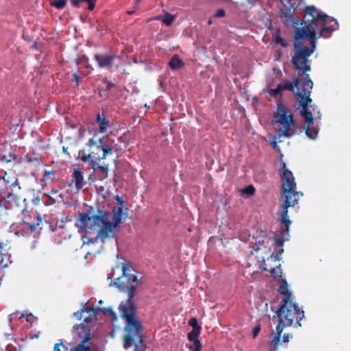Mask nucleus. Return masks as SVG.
Instances as JSON below:
<instances>
[{
  "label": "nucleus",
  "instance_id": "obj_52",
  "mask_svg": "<svg viewBox=\"0 0 351 351\" xmlns=\"http://www.w3.org/2000/svg\"><path fill=\"white\" fill-rule=\"evenodd\" d=\"M58 193V190H51L49 193L50 195H54Z\"/></svg>",
  "mask_w": 351,
  "mask_h": 351
},
{
  "label": "nucleus",
  "instance_id": "obj_34",
  "mask_svg": "<svg viewBox=\"0 0 351 351\" xmlns=\"http://www.w3.org/2000/svg\"><path fill=\"white\" fill-rule=\"evenodd\" d=\"M189 324L193 327V330L197 328L198 330H201V326L198 324L197 319L196 318H191L189 321Z\"/></svg>",
  "mask_w": 351,
  "mask_h": 351
},
{
  "label": "nucleus",
  "instance_id": "obj_57",
  "mask_svg": "<svg viewBox=\"0 0 351 351\" xmlns=\"http://www.w3.org/2000/svg\"><path fill=\"white\" fill-rule=\"evenodd\" d=\"M208 24H211V21L209 20L208 22Z\"/></svg>",
  "mask_w": 351,
  "mask_h": 351
},
{
  "label": "nucleus",
  "instance_id": "obj_15",
  "mask_svg": "<svg viewBox=\"0 0 351 351\" xmlns=\"http://www.w3.org/2000/svg\"><path fill=\"white\" fill-rule=\"evenodd\" d=\"M280 17L283 20V23L286 26L292 25L295 28V32H296V27H298V21H295L293 14L291 12V9H288L287 11L282 10L280 12Z\"/></svg>",
  "mask_w": 351,
  "mask_h": 351
},
{
  "label": "nucleus",
  "instance_id": "obj_12",
  "mask_svg": "<svg viewBox=\"0 0 351 351\" xmlns=\"http://www.w3.org/2000/svg\"><path fill=\"white\" fill-rule=\"evenodd\" d=\"M274 117L276 118L275 124L278 125L288 121L290 118H293V115L285 104L279 102L277 105V110L274 114Z\"/></svg>",
  "mask_w": 351,
  "mask_h": 351
},
{
  "label": "nucleus",
  "instance_id": "obj_16",
  "mask_svg": "<svg viewBox=\"0 0 351 351\" xmlns=\"http://www.w3.org/2000/svg\"><path fill=\"white\" fill-rule=\"evenodd\" d=\"M73 182L77 190H80L86 184L84 181L83 173L79 169H74L73 173Z\"/></svg>",
  "mask_w": 351,
  "mask_h": 351
},
{
  "label": "nucleus",
  "instance_id": "obj_45",
  "mask_svg": "<svg viewBox=\"0 0 351 351\" xmlns=\"http://www.w3.org/2000/svg\"><path fill=\"white\" fill-rule=\"evenodd\" d=\"M0 160L3 162L8 163L11 162V159H8L5 155L0 156Z\"/></svg>",
  "mask_w": 351,
  "mask_h": 351
},
{
  "label": "nucleus",
  "instance_id": "obj_48",
  "mask_svg": "<svg viewBox=\"0 0 351 351\" xmlns=\"http://www.w3.org/2000/svg\"><path fill=\"white\" fill-rule=\"evenodd\" d=\"M283 252H284V249H283V247H280V250H279L278 252H276V254L275 256H278V258L280 259V255H281Z\"/></svg>",
  "mask_w": 351,
  "mask_h": 351
},
{
  "label": "nucleus",
  "instance_id": "obj_22",
  "mask_svg": "<svg viewBox=\"0 0 351 351\" xmlns=\"http://www.w3.org/2000/svg\"><path fill=\"white\" fill-rule=\"evenodd\" d=\"M2 180H3V182L6 188L11 186L15 188L17 186L19 189H21L16 178L12 177V179L10 180V176L7 173V176L3 177Z\"/></svg>",
  "mask_w": 351,
  "mask_h": 351
},
{
  "label": "nucleus",
  "instance_id": "obj_42",
  "mask_svg": "<svg viewBox=\"0 0 351 351\" xmlns=\"http://www.w3.org/2000/svg\"><path fill=\"white\" fill-rule=\"evenodd\" d=\"M50 175L53 176V171H45V174H44V176H43V178H42L41 181H42V182L45 181V180H46V179L47 178V177H48L49 176H50Z\"/></svg>",
  "mask_w": 351,
  "mask_h": 351
},
{
  "label": "nucleus",
  "instance_id": "obj_8",
  "mask_svg": "<svg viewBox=\"0 0 351 351\" xmlns=\"http://www.w3.org/2000/svg\"><path fill=\"white\" fill-rule=\"evenodd\" d=\"M329 23H322L321 29L319 32H317L318 29V24H314L311 23L306 26H302L301 27H297V39L298 38H307L308 40H311V36L315 38V45L317 44V40L322 38L328 37L332 32L337 29L338 25L326 26Z\"/></svg>",
  "mask_w": 351,
  "mask_h": 351
},
{
  "label": "nucleus",
  "instance_id": "obj_25",
  "mask_svg": "<svg viewBox=\"0 0 351 351\" xmlns=\"http://www.w3.org/2000/svg\"><path fill=\"white\" fill-rule=\"evenodd\" d=\"M71 2L75 7H80L83 3H87L89 10H93L95 8V2L92 0H71Z\"/></svg>",
  "mask_w": 351,
  "mask_h": 351
},
{
  "label": "nucleus",
  "instance_id": "obj_5",
  "mask_svg": "<svg viewBox=\"0 0 351 351\" xmlns=\"http://www.w3.org/2000/svg\"><path fill=\"white\" fill-rule=\"evenodd\" d=\"M112 154V148L104 138L94 136L89 138L84 147L78 152V158L85 163L104 160Z\"/></svg>",
  "mask_w": 351,
  "mask_h": 351
},
{
  "label": "nucleus",
  "instance_id": "obj_17",
  "mask_svg": "<svg viewBox=\"0 0 351 351\" xmlns=\"http://www.w3.org/2000/svg\"><path fill=\"white\" fill-rule=\"evenodd\" d=\"M283 223L286 226V224L285 223ZM289 226H290V224ZM285 230L286 227L285 228H282L280 231V234L282 238H278L276 234L272 236V239L275 241L276 245L280 247H283L285 241L289 239V226H288V232H285Z\"/></svg>",
  "mask_w": 351,
  "mask_h": 351
},
{
  "label": "nucleus",
  "instance_id": "obj_11",
  "mask_svg": "<svg viewBox=\"0 0 351 351\" xmlns=\"http://www.w3.org/2000/svg\"><path fill=\"white\" fill-rule=\"evenodd\" d=\"M280 258L278 256H274L272 253L266 260L264 261L263 269L269 271L275 277H281L282 270L280 269V264L278 263Z\"/></svg>",
  "mask_w": 351,
  "mask_h": 351
},
{
  "label": "nucleus",
  "instance_id": "obj_7",
  "mask_svg": "<svg viewBox=\"0 0 351 351\" xmlns=\"http://www.w3.org/2000/svg\"><path fill=\"white\" fill-rule=\"evenodd\" d=\"M311 90V89L308 90L306 87H304L302 92H297L295 96L297 101L302 107L300 114L305 121L306 126L304 128V130H305L306 135L312 139H315L318 134V130L311 128L314 119L312 112L308 110V106H311L312 102V99L310 98Z\"/></svg>",
  "mask_w": 351,
  "mask_h": 351
},
{
  "label": "nucleus",
  "instance_id": "obj_51",
  "mask_svg": "<svg viewBox=\"0 0 351 351\" xmlns=\"http://www.w3.org/2000/svg\"><path fill=\"white\" fill-rule=\"evenodd\" d=\"M88 179L91 180L93 182H95L96 181V179L92 176V174L89 176Z\"/></svg>",
  "mask_w": 351,
  "mask_h": 351
},
{
  "label": "nucleus",
  "instance_id": "obj_53",
  "mask_svg": "<svg viewBox=\"0 0 351 351\" xmlns=\"http://www.w3.org/2000/svg\"><path fill=\"white\" fill-rule=\"evenodd\" d=\"M25 158H26V160L27 161H28V162H31L32 161L31 158H29L28 156H27Z\"/></svg>",
  "mask_w": 351,
  "mask_h": 351
},
{
  "label": "nucleus",
  "instance_id": "obj_29",
  "mask_svg": "<svg viewBox=\"0 0 351 351\" xmlns=\"http://www.w3.org/2000/svg\"><path fill=\"white\" fill-rule=\"evenodd\" d=\"M201 330H198L197 328L195 330H192L191 332H189L187 335V338L189 341H193L198 340L199 335L200 334Z\"/></svg>",
  "mask_w": 351,
  "mask_h": 351
},
{
  "label": "nucleus",
  "instance_id": "obj_35",
  "mask_svg": "<svg viewBox=\"0 0 351 351\" xmlns=\"http://www.w3.org/2000/svg\"><path fill=\"white\" fill-rule=\"evenodd\" d=\"M192 342H193V346L191 347V349L193 351H201L202 343H201L200 341L198 339L196 341H193Z\"/></svg>",
  "mask_w": 351,
  "mask_h": 351
},
{
  "label": "nucleus",
  "instance_id": "obj_1",
  "mask_svg": "<svg viewBox=\"0 0 351 351\" xmlns=\"http://www.w3.org/2000/svg\"><path fill=\"white\" fill-rule=\"evenodd\" d=\"M122 272V276L116 278L114 285L119 291L125 292L128 295L125 303L122 302L119 306L120 314L126 323L123 347L125 349L131 347L136 339L141 346L136 344L134 351H143L146 346L143 344V337L140 334L143 330V326L135 315L136 306L133 301L135 295V286L132 285V282H136V285H141L142 282L138 279L136 275L130 273V269L127 264L123 265Z\"/></svg>",
  "mask_w": 351,
  "mask_h": 351
},
{
  "label": "nucleus",
  "instance_id": "obj_39",
  "mask_svg": "<svg viewBox=\"0 0 351 351\" xmlns=\"http://www.w3.org/2000/svg\"><path fill=\"white\" fill-rule=\"evenodd\" d=\"M225 15H226V12L223 9L217 10L216 13L215 14V16L218 17V18L223 17V16H225Z\"/></svg>",
  "mask_w": 351,
  "mask_h": 351
},
{
  "label": "nucleus",
  "instance_id": "obj_31",
  "mask_svg": "<svg viewBox=\"0 0 351 351\" xmlns=\"http://www.w3.org/2000/svg\"><path fill=\"white\" fill-rule=\"evenodd\" d=\"M243 195H247L249 196L253 195L255 193V188L253 185H248L241 191Z\"/></svg>",
  "mask_w": 351,
  "mask_h": 351
},
{
  "label": "nucleus",
  "instance_id": "obj_3",
  "mask_svg": "<svg viewBox=\"0 0 351 351\" xmlns=\"http://www.w3.org/2000/svg\"><path fill=\"white\" fill-rule=\"evenodd\" d=\"M311 36L310 42V47H303L301 42L304 38L297 39V31L294 34L293 47L295 49L294 55L291 58V63L294 69L298 72V75L302 77L301 82L304 86L312 89L313 82L311 80L309 74L306 73L311 70L308 58L316 49L315 38Z\"/></svg>",
  "mask_w": 351,
  "mask_h": 351
},
{
  "label": "nucleus",
  "instance_id": "obj_38",
  "mask_svg": "<svg viewBox=\"0 0 351 351\" xmlns=\"http://www.w3.org/2000/svg\"><path fill=\"white\" fill-rule=\"evenodd\" d=\"M103 82L106 84V90H110L112 87H114L115 86V84L114 83L108 81L106 77H105L103 80Z\"/></svg>",
  "mask_w": 351,
  "mask_h": 351
},
{
  "label": "nucleus",
  "instance_id": "obj_14",
  "mask_svg": "<svg viewBox=\"0 0 351 351\" xmlns=\"http://www.w3.org/2000/svg\"><path fill=\"white\" fill-rule=\"evenodd\" d=\"M20 198L12 191L9 192L6 196L0 199V206H4L7 209L14 208L19 204Z\"/></svg>",
  "mask_w": 351,
  "mask_h": 351
},
{
  "label": "nucleus",
  "instance_id": "obj_24",
  "mask_svg": "<svg viewBox=\"0 0 351 351\" xmlns=\"http://www.w3.org/2000/svg\"><path fill=\"white\" fill-rule=\"evenodd\" d=\"M183 65V62L179 58L178 55H174L169 62V66L172 70H176Z\"/></svg>",
  "mask_w": 351,
  "mask_h": 351
},
{
  "label": "nucleus",
  "instance_id": "obj_2",
  "mask_svg": "<svg viewBox=\"0 0 351 351\" xmlns=\"http://www.w3.org/2000/svg\"><path fill=\"white\" fill-rule=\"evenodd\" d=\"M117 202L122 206L123 200L119 196ZM126 208L114 207L112 212L97 208L93 210L90 207L85 213L80 214L76 226L80 232H84L85 237L94 234V240L88 239V242L94 243L98 239L104 241L106 239L114 236V230L126 218Z\"/></svg>",
  "mask_w": 351,
  "mask_h": 351
},
{
  "label": "nucleus",
  "instance_id": "obj_19",
  "mask_svg": "<svg viewBox=\"0 0 351 351\" xmlns=\"http://www.w3.org/2000/svg\"><path fill=\"white\" fill-rule=\"evenodd\" d=\"M89 165H90L91 168L94 171H96L97 169H99V171H101L104 174V177L101 178V180L103 178H108V169H109V164H105L104 162H103V165H100V164H99L97 162V161H96V162H93L92 163H90Z\"/></svg>",
  "mask_w": 351,
  "mask_h": 351
},
{
  "label": "nucleus",
  "instance_id": "obj_13",
  "mask_svg": "<svg viewBox=\"0 0 351 351\" xmlns=\"http://www.w3.org/2000/svg\"><path fill=\"white\" fill-rule=\"evenodd\" d=\"M115 58V55L110 53H95L94 55V59L97 62L98 66L109 71L112 70Z\"/></svg>",
  "mask_w": 351,
  "mask_h": 351
},
{
  "label": "nucleus",
  "instance_id": "obj_32",
  "mask_svg": "<svg viewBox=\"0 0 351 351\" xmlns=\"http://www.w3.org/2000/svg\"><path fill=\"white\" fill-rule=\"evenodd\" d=\"M66 4V0H55L51 3V5L58 9H62Z\"/></svg>",
  "mask_w": 351,
  "mask_h": 351
},
{
  "label": "nucleus",
  "instance_id": "obj_43",
  "mask_svg": "<svg viewBox=\"0 0 351 351\" xmlns=\"http://www.w3.org/2000/svg\"><path fill=\"white\" fill-rule=\"evenodd\" d=\"M291 337H292L291 335H290L289 333H285L282 336V341L285 343L288 342L289 341V339Z\"/></svg>",
  "mask_w": 351,
  "mask_h": 351
},
{
  "label": "nucleus",
  "instance_id": "obj_26",
  "mask_svg": "<svg viewBox=\"0 0 351 351\" xmlns=\"http://www.w3.org/2000/svg\"><path fill=\"white\" fill-rule=\"evenodd\" d=\"M156 19L161 20L164 24H165L167 26H169L173 22L175 16L169 13H167L164 16H157Z\"/></svg>",
  "mask_w": 351,
  "mask_h": 351
},
{
  "label": "nucleus",
  "instance_id": "obj_23",
  "mask_svg": "<svg viewBox=\"0 0 351 351\" xmlns=\"http://www.w3.org/2000/svg\"><path fill=\"white\" fill-rule=\"evenodd\" d=\"M90 339L89 334H86L80 343H79L75 348V351H90V348L88 346H86V343Z\"/></svg>",
  "mask_w": 351,
  "mask_h": 351
},
{
  "label": "nucleus",
  "instance_id": "obj_47",
  "mask_svg": "<svg viewBox=\"0 0 351 351\" xmlns=\"http://www.w3.org/2000/svg\"><path fill=\"white\" fill-rule=\"evenodd\" d=\"M281 56H282L281 51L280 50L276 51L275 52V60H279Z\"/></svg>",
  "mask_w": 351,
  "mask_h": 351
},
{
  "label": "nucleus",
  "instance_id": "obj_56",
  "mask_svg": "<svg viewBox=\"0 0 351 351\" xmlns=\"http://www.w3.org/2000/svg\"><path fill=\"white\" fill-rule=\"evenodd\" d=\"M87 68H91V66L90 64L86 65Z\"/></svg>",
  "mask_w": 351,
  "mask_h": 351
},
{
  "label": "nucleus",
  "instance_id": "obj_18",
  "mask_svg": "<svg viewBox=\"0 0 351 351\" xmlns=\"http://www.w3.org/2000/svg\"><path fill=\"white\" fill-rule=\"evenodd\" d=\"M300 83V80L298 77H295L293 79V82L289 81V80H284L282 83L279 84L281 85L282 90H288L289 91H294L295 88L298 89V92H300L298 90V86Z\"/></svg>",
  "mask_w": 351,
  "mask_h": 351
},
{
  "label": "nucleus",
  "instance_id": "obj_10",
  "mask_svg": "<svg viewBox=\"0 0 351 351\" xmlns=\"http://www.w3.org/2000/svg\"><path fill=\"white\" fill-rule=\"evenodd\" d=\"M278 138L280 143L282 137L290 138L297 134L296 123L293 118H290L288 121L278 124Z\"/></svg>",
  "mask_w": 351,
  "mask_h": 351
},
{
  "label": "nucleus",
  "instance_id": "obj_55",
  "mask_svg": "<svg viewBox=\"0 0 351 351\" xmlns=\"http://www.w3.org/2000/svg\"><path fill=\"white\" fill-rule=\"evenodd\" d=\"M134 13V11H128V14H132Z\"/></svg>",
  "mask_w": 351,
  "mask_h": 351
},
{
  "label": "nucleus",
  "instance_id": "obj_30",
  "mask_svg": "<svg viewBox=\"0 0 351 351\" xmlns=\"http://www.w3.org/2000/svg\"><path fill=\"white\" fill-rule=\"evenodd\" d=\"M38 223L37 224L30 223H25L24 228L29 230L31 232H35L36 230V226L39 225L42 222V218L40 216L37 217Z\"/></svg>",
  "mask_w": 351,
  "mask_h": 351
},
{
  "label": "nucleus",
  "instance_id": "obj_46",
  "mask_svg": "<svg viewBox=\"0 0 351 351\" xmlns=\"http://www.w3.org/2000/svg\"><path fill=\"white\" fill-rule=\"evenodd\" d=\"M64 346V343L62 342L60 343H56L53 348L54 351H60V346Z\"/></svg>",
  "mask_w": 351,
  "mask_h": 351
},
{
  "label": "nucleus",
  "instance_id": "obj_21",
  "mask_svg": "<svg viewBox=\"0 0 351 351\" xmlns=\"http://www.w3.org/2000/svg\"><path fill=\"white\" fill-rule=\"evenodd\" d=\"M284 328H283V326H276V332L275 333L274 337L272 339L273 348L270 351H276L278 346L280 343V337Z\"/></svg>",
  "mask_w": 351,
  "mask_h": 351
},
{
  "label": "nucleus",
  "instance_id": "obj_50",
  "mask_svg": "<svg viewBox=\"0 0 351 351\" xmlns=\"http://www.w3.org/2000/svg\"><path fill=\"white\" fill-rule=\"evenodd\" d=\"M85 311H86V308H82V309H80V311H77V312L75 313L74 315H76V316H79V313H84Z\"/></svg>",
  "mask_w": 351,
  "mask_h": 351
},
{
  "label": "nucleus",
  "instance_id": "obj_37",
  "mask_svg": "<svg viewBox=\"0 0 351 351\" xmlns=\"http://www.w3.org/2000/svg\"><path fill=\"white\" fill-rule=\"evenodd\" d=\"M7 245L4 243L3 242L0 241V254H3V256L7 255V250H6Z\"/></svg>",
  "mask_w": 351,
  "mask_h": 351
},
{
  "label": "nucleus",
  "instance_id": "obj_4",
  "mask_svg": "<svg viewBox=\"0 0 351 351\" xmlns=\"http://www.w3.org/2000/svg\"><path fill=\"white\" fill-rule=\"evenodd\" d=\"M279 174L282 182L281 196L285 198L283 210L280 213V221L286 224L285 232H288V226L291 223L289 219L288 208L298 203L300 192L295 191L296 182L293 173L286 168L285 163H282V167L279 169Z\"/></svg>",
  "mask_w": 351,
  "mask_h": 351
},
{
  "label": "nucleus",
  "instance_id": "obj_33",
  "mask_svg": "<svg viewBox=\"0 0 351 351\" xmlns=\"http://www.w3.org/2000/svg\"><path fill=\"white\" fill-rule=\"evenodd\" d=\"M282 88H281V85H280L279 84L277 85L276 88H274V89H270L269 90V93L270 95L273 96V97H276L278 96L281 92H282Z\"/></svg>",
  "mask_w": 351,
  "mask_h": 351
},
{
  "label": "nucleus",
  "instance_id": "obj_9",
  "mask_svg": "<svg viewBox=\"0 0 351 351\" xmlns=\"http://www.w3.org/2000/svg\"><path fill=\"white\" fill-rule=\"evenodd\" d=\"M305 13L306 15L304 16L303 19L300 21V24L302 26L308 25L311 23L318 24L319 21H321L322 23L333 22L336 25H337V21L335 19L318 11L313 5L306 6L305 8Z\"/></svg>",
  "mask_w": 351,
  "mask_h": 351
},
{
  "label": "nucleus",
  "instance_id": "obj_27",
  "mask_svg": "<svg viewBox=\"0 0 351 351\" xmlns=\"http://www.w3.org/2000/svg\"><path fill=\"white\" fill-rule=\"evenodd\" d=\"M278 292L285 295L284 298H288V301H292V295L288 290L287 284L279 287Z\"/></svg>",
  "mask_w": 351,
  "mask_h": 351
},
{
  "label": "nucleus",
  "instance_id": "obj_20",
  "mask_svg": "<svg viewBox=\"0 0 351 351\" xmlns=\"http://www.w3.org/2000/svg\"><path fill=\"white\" fill-rule=\"evenodd\" d=\"M96 122L99 125V131L100 133H105L107 127L109 125V120L106 119L104 115L99 113L97 114Z\"/></svg>",
  "mask_w": 351,
  "mask_h": 351
},
{
  "label": "nucleus",
  "instance_id": "obj_49",
  "mask_svg": "<svg viewBox=\"0 0 351 351\" xmlns=\"http://www.w3.org/2000/svg\"><path fill=\"white\" fill-rule=\"evenodd\" d=\"M5 176H7V172L5 171H0V178L2 179Z\"/></svg>",
  "mask_w": 351,
  "mask_h": 351
},
{
  "label": "nucleus",
  "instance_id": "obj_36",
  "mask_svg": "<svg viewBox=\"0 0 351 351\" xmlns=\"http://www.w3.org/2000/svg\"><path fill=\"white\" fill-rule=\"evenodd\" d=\"M275 41L276 43L280 44L283 47H287L288 46L287 41L280 36H277Z\"/></svg>",
  "mask_w": 351,
  "mask_h": 351
},
{
  "label": "nucleus",
  "instance_id": "obj_6",
  "mask_svg": "<svg viewBox=\"0 0 351 351\" xmlns=\"http://www.w3.org/2000/svg\"><path fill=\"white\" fill-rule=\"evenodd\" d=\"M278 324L283 328L301 326L300 322L304 317V312L293 301H288V298H283L280 306L276 311Z\"/></svg>",
  "mask_w": 351,
  "mask_h": 351
},
{
  "label": "nucleus",
  "instance_id": "obj_54",
  "mask_svg": "<svg viewBox=\"0 0 351 351\" xmlns=\"http://www.w3.org/2000/svg\"><path fill=\"white\" fill-rule=\"evenodd\" d=\"M84 322L88 323L90 322V320H88L87 318H85L84 320Z\"/></svg>",
  "mask_w": 351,
  "mask_h": 351
},
{
  "label": "nucleus",
  "instance_id": "obj_40",
  "mask_svg": "<svg viewBox=\"0 0 351 351\" xmlns=\"http://www.w3.org/2000/svg\"><path fill=\"white\" fill-rule=\"evenodd\" d=\"M261 330V326L259 325L256 326L252 330L253 338H256Z\"/></svg>",
  "mask_w": 351,
  "mask_h": 351
},
{
  "label": "nucleus",
  "instance_id": "obj_41",
  "mask_svg": "<svg viewBox=\"0 0 351 351\" xmlns=\"http://www.w3.org/2000/svg\"><path fill=\"white\" fill-rule=\"evenodd\" d=\"M73 81L75 82L76 83V86H78L80 85V75L77 74V73H75L73 74Z\"/></svg>",
  "mask_w": 351,
  "mask_h": 351
},
{
  "label": "nucleus",
  "instance_id": "obj_44",
  "mask_svg": "<svg viewBox=\"0 0 351 351\" xmlns=\"http://www.w3.org/2000/svg\"><path fill=\"white\" fill-rule=\"evenodd\" d=\"M278 136H274V140L271 143V145H272V147L274 149H276L277 147V143H278Z\"/></svg>",
  "mask_w": 351,
  "mask_h": 351
},
{
  "label": "nucleus",
  "instance_id": "obj_28",
  "mask_svg": "<svg viewBox=\"0 0 351 351\" xmlns=\"http://www.w3.org/2000/svg\"><path fill=\"white\" fill-rule=\"evenodd\" d=\"M101 311L105 315L110 316L111 317L112 320H113V321L117 320V314L110 307L103 308L101 309Z\"/></svg>",
  "mask_w": 351,
  "mask_h": 351
}]
</instances>
